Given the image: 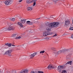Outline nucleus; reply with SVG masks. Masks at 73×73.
<instances>
[{"label":"nucleus","instance_id":"nucleus-29","mask_svg":"<svg viewBox=\"0 0 73 73\" xmlns=\"http://www.w3.org/2000/svg\"><path fill=\"white\" fill-rule=\"evenodd\" d=\"M72 53H70L68 55V56H72Z\"/></svg>","mask_w":73,"mask_h":73},{"label":"nucleus","instance_id":"nucleus-15","mask_svg":"<svg viewBox=\"0 0 73 73\" xmlns=\"http://www.w3.org/2000/svg\"><path fill=\"white\" fill-rule=\"evenodd\" d=\"M66 50V49H63L60 50L61 53H64L65 52H66L67 51Z\"/></svg>","mask_w":73,"mask_h":73},{"label":"nucleus","instance_id":"nucleus-32","mask_svg":"<svg viewBox=\"0 0 73 73\" xmlns=\"http://www.w3.org/2000/svg\"><path fill=\"white\" fill-rule=\"evenodd\" d=\"M12 20L13 21H14L15 20V18H13Z\"/></svg>","mask_w":73,"mask_h":73},{"label":"nucleus","instance_id":"nucleus-8","mask_svg":"<svg viewBox=\"0 0 73 73\" xmlns=\"http://www.w3.org/2000/svg\"><path fill=\"white\" fill-rule=\"evenodd\" d=\"M37 54V53L35 52L31 54V55L30 56V58L32 59L33 58L36 54Z\"/></svg>","mask_w":73,"mask_h":73},{"label":"nucleus","instance_id":"nucleus-16","mask_svg":"<svg viewBox=\"0 0 73 73\" xmlns=\"http://www.w3.org/2000/svg\"><path fill=\"white\" fill-rule=\"evenodd\" d=\"M57 50L56 49V50H54V51H53V53L54 54H57Z\"/></svg>","mask_w":73,"mask_h":73},{"label":"nucleus","instance_id":"nucleus-13","mask_svg":"<svg viewBox=\"0 0 73 73\" xmlns=\"http://www.w3.org/2000/svg\"><path fill=\"white\" fill-rule=\"evenodd\" d=\"M33 9L32 7H29L27 8V11H32Z\"/></svg>","mask_w":73,"mask_h":73},{"label":"nucleus","instance_id":"nucleus-42","mask_svg":"<svg viewBox=\"0 0 73 73\" xmlns=\"http://www.w3.org/2000/svg\"><path fill=\"white\" fill-rule=\"evenodd\" d=\"M35 73H38V72L36 71H35Z\"/></svg>","mask_w":73,"mask_h":73},{"label":"nucleus","instance_id":"nucleus-24","mask_svg":"<svg viewBox=\"0 0 73 73\" xmlns=\"http://www.w3.org/2000/svg\"><path fill=\"white\" fill-rule=\"evenodd\" d=\"M21 38V36H19L18 37H16L15 38L16 39H20V38Z\"/></svg>","mask_w":73,"mask_h":73},{"label":"nucleus","instance_id":"nucleus-2","mask_svg":"<svg viewBox=\"0 0 73 73\" xmlns=\"http://www.w3.org/2000/svg\"><path fill=\"white\" fill-rule=\"evenodd\" d=\"M36 1L37 0H32V1L31 0H27L26 1V3L28 4H31L34 2L33 6H35L36 4Z\"/></svg>","mask_w":73,"mask_h":73},{"label":"nucleus","instance_id":"nucleus-31","mask_svg":"<svg viewBox=\"0 0 73 73\" xmlns=\"http://www.w3.org/2000/svg\"><path fill=\"white\" fill-rule=\"evenodd\" d=\"M70 30H71V31L73 30V27H71L69 29Z\"/></svg>","mask_w":73,"mask_h":73},{"label":"nucleus","instance_id":"nucleus-35","mask_svg":"<svg viewBox=\"0 0 73 73\" xmlns=\"http://www.w3.org/2000/svg\"><path fill=\"white\" fill-rule=\"evenodd\" d=\"M8 43H7L6 44H5V45H6V46H8Z\"/></svg>","mask_w":73,"mask_h":73},{"label":"nucleus","instance_id":"nucleus-4","mask_svg":"<svg viewBox=\"0 0 73 73\" xmlns=\"http://www.w3.org/2000/svg\"><path fill=\"white\" fill-rule=\"evenodd\" d=\"M12 52V50H8L5 52L4 54L5 55H8V56H11V52Z\"/></svg>","mask_w":73,"mask_h":73},{"label":"nucleus","instance_id":"nucleus-19","mask_svg":"<svg viewBox=\"0 0 73 73\" xmlns=\"http://www.w3.org/2000/svg\"><path fill=\"white\" fill-rule=\"evenodd\" d=\"M46 29L47 31H48V32H49V31H50L51 30V29H49L48 28H47Z\"/></svg>","mask_w":73,"mask_h":73},{"label":"nucleus","instance_id":"nucleus-6","mask_svg":"<svg viewBox=\"0 0 73 73\" xmlns=\"http://www.w3.org/2000/svg\"><path fill=\"white\" fill-rule=\"evenodd\" d=\"M11 3H12L11 0H7L5 1V5H9V4H11Z\"/></svg>","mask_w":73,"mask_h":73},{"label":"nucleus","instance_id":"nucleus-3","mask_svg":"<svg viewBox=\"0 0 73 73\" xmlns=\"http://www.w3.org/2000/svg\"><path fill=\"white\" fill-rule=\"evenodd\" d=\"M25 20H26L24 19H21V21H20V23H18L17 24L18 25H19L20 27H23V26L22 24H24V23H25Z\"/></svg>","mask_w":73,"mask_h":73},{"label":"nucleus","instance_id":"nucleus-40","mask_svg":"<svg viewBox=\"0 0 73 73\" xmlns=\"http://www.w3.org/2000/svg\"><path fill=\"white\" fill-rule=\"evenodd\" d=\"M40 18H37L36 19V20H40Z\"/></svg>","mask_w":73,"mask_h":73},{"label":"nucleus","instance_id":"nucleus-27","mask_svg":"<svg viewBox=\"0 0 73 73\" xmlns=\"http://www.w3.org/2000/svg\"><path fill=\"white\" fill-rule=\"evenodd\" d=\"M72 50V48H70L69 49H66V51H68V50Z\"/></svg>","mask_w":73,"mask_h":73},{"label":"nucleus","instance_id":"nucleus-22","mask_svg":"<svg viewBox=\"0 0 73 73\" xmlns=\"http://www.w3.org/2000/svg\"><path fill=\"white\" fill-rule=\"evenodd\" d=\"M51 49L53 51H54V50H56V49L54 47H52L51 48Z\"/></svg>","mask_w":73,"mask_h":73},{"label":"nucleus","instance_id":"nucleus-36","mask_svg":"<svg viewBox=\"0 0 73 73\" xmlns=\"http://www.w3.org/2000/svg\"><path fill=\"white\" fill-rule=\"evenodd\" d=\"M55 36H57V34H55V35L53 36V37H55Z\"/></svg>","mask_w":73,"mask_h":73},{"label":"nucleus","instance_id":"nucleus-41","mask_svg":"<svg viewBox=\"0 0 73 73\" xmlns=\"http://www.w3.org/2000/svg\"><path fill=\"white\" fill-rule=\"evenodd\" d=\"M11 45L13 46H15V45H13V44H11Z\"/></svg>","mask_w":73,"mask_h":73},{"label":"nucleus","instance_id":"nucleus-17","mask_svg":"<svg viewBox=\"0 0 73 73\" xmlns=\"http://www.w3.org/2000/svg\"><path fill=\"white\" fill-rule=\"evenodd\" d=\"M61 50H59V51H58L57 52V54H61Z\"/></svg>","mask_w":73,"mask_h":73},{"label":"nucleus","instance_id":"nucleus-23","mask_svg":"<svg viewBox=\"0 0 73 73\" xmlns=\"http://www.w3.org/2000/svg\"><path fill=\"white\" fill-rule=\"evenodd\" d=\"M44 52H45V51L44 50L40 52V54H41V53H42H42H44Z\"/></svg>","mask_w":73,"mask_h":73},{"label":"nucleus","instance_id":"nucleus-34","mask_svg":"<svg viewBox=\"0 0 73 73\" xmlns=\"http://www.w3.org/2000/svg\"><path fill=\"white\" fill-rule=\"evenodd\" d=\"M23 0H19V3H21V2L22 1H23Z\"/></svg>","mask_w":73,"mask_h":73},{"label":"nucleus","instance_id":"nucleus-14","mask_svg":"<svg viewBox=\"0 0 73 73\" xmlns=\"http://www.w3.org/2000/svg\"><path fill=\"white\" fill-rule=\"evenodd\" d=\"M8 31V29L7 28H6L5 29H3V30L1 31L2 32H5V31Z\"/></svg>","mask_w":73,"mask_h":73},{"label":"nucleus","instance_id":"nucleus-10","mask_svg":"<svg viewBox=\"0 0 73 73\" xmlns=\"http://www.w3.org/2000/svg\"><path fill=\"white\" fill-rule=\"evenodd\" d=\"M28 70L27 69L22 70L21 71V73H28Z\"/></svg>","mask_w":73,"mask_h":73},{"label":"nucleus","instance_id":"nucleus-43","mask_svg":"<svg viewBox=\"0 0 73 73\" xmlns=\"http://www.w3.org/2000/svg\"><path fill=\"white\" fill-rule=\"evenodd\" d=\"M33 23H35L36 22V21H33Z\"/></svg>","mask_w":73,"mask_h":73},{"label":"nucleus","instance_id":"nucleus-47","mask_svg":"<svg viewBox=\"0 0 73 73\" xmlns=\"http://www.w3.org/2000/svg\"><path fill=\"white\" fill-rule=\"evenodd\" d=\"M72 23L73 24V20H72Z\"/></svg>","mask_w":73,"mask_h":73},{"label":"nucleus","instance_id":"nucleus-11","mask_svg":"<svg viewBox=\"0 0 73 73\" xmlns=\"http://www.w3.org/2000/svg\"><path fill=\"white\" fill-rule=\"evenodd\" d=\"M65 24L66 25H69L70 24V22L69 21H67L65 22Z\"/></svg>","mask_w":73,"mask_h":73},{"label":"nucleus","instance_id":"nucleus-37","mask_svg":"<svg viewBox=\"0 0 73 73\" xmlns=\"http://www.w3.org/2000/svg\"><path fill=\"white\" fill-rule=\"evenodd\" d=\"M53 1L56 2V1H57V0H53Z\"/></svg>","mask_w":73,"mask_h":73},{"label":"nucleus","instance_id":"nucleus-33","mask_svg":"<svg viewBox=\"0 0 73 73\" xmlns=\"http://www.w3.org/2000/svg\"><path fill=\"white\" fill-rule=\"evenodd\" d=\"M30 21H28L26 22V23H28H28H30Z\"/></svg>","mask_w":73,"mask_h":73},{"label":"nucleus","instance_id":"nucleus-12","mask_svg":"<svg viewBox=\"0 0 73 73\" xmlns=\"http://www.w3.org/2000/svg\"><path fill=\"white\" fill-rule=\"evenodd\" d=\"M47 68H48L49 70L51 69H54V66H52L50 65H49Z\"/></svg>","mask_w":73,"mask_h":73},{"label":"nucleus","instance_id":"nucleus-28","mask_svg":"<svg viewBox=\"0 0 73 73\" xmlns=\"http://www.w3.org/2000/svg\"><path fill=\"white\" fill-rule=\"evenodd\" d=\"M38 73H44V72L43 71H38Z\"/></svg>","mask_w":73,"mask_h":73},{"label":"nucleus","instance_id":"nucleus-44","mask_svg":"<svg viewBox=\"0 0 73 73\" xmlns=\"http://www.w3.org/2000/svg\"><path fill=\"white\" fill-rule=\"evenodd\" d=\"M70 65H72V62L70 63Z\"/></svg>","mask_w":73,"mask_h":73},{"label":"nucleus","instance_id":"nucleus-5","mask_svg":"<svg viewBox=\"0 0 73 73\" xmlns=\"http://www.w3.org/2000/svg\"><path fill=\"white\" fill-rule=\"evenodd\" d=\"M64 68V66H59L58 67L57 69L59 72H61L62 69Z\"/></svg>","mask_w":73,"mask_h":73},{"label":"nucleus","instance_id":"nucleus-18","mask_svg":"<svg viewBox=\"0 0 73 73\" xmlns=\"http://www.w3.org/2000/svg\"><path fill=\"white\" fill-rule=\"evenodd\" d=\"M71 62H72V61H70L66 63V64H65V65H67V64H70Z\"/></svg>","mask_w":73,"mask_h":73},{"label":"nucleus","instance_id":"nucleus-25","mask_svg":"<svg viewBox=\"0 0 73 73\" xmlns=\"http://www.w3.org/2000/svg\"><path fill=\"white\" fill-rule=\"evenodd\" d=\"M27 24H29V25H32L33 24V22H30V23H28Z\"/></svg>","mask_w":73,"mask_h":73},{"label":"nucleus","instance_id":"nucleus-39","mask_svg":"<svg viewBox=\"0 0 73 73\" xmlns=\"http://www.w3.org/2000/svg\"><path fill=\"white\" fill-rule=\"evenodd\" d=\"M31 73H35V71H31Z\"/></svg>","mask_w":73,"mask_h":73},{"label":"nucleus","instance_id":"nucleus-48","mask_svg":"<svg viewBox=\"0 0 73 73\" xmlns=\"http://www.w3.org/2000/svg\"><path fill=\"white\" fill-rule=\"evenodd\" d=\"M64 72H62V73H63Z\"/></svg>","mask_w":73,"mask_h":73},{"label":"nucleus","instance_id":"nucleus-9","mask_svg":"<svg viewBox=\"0 0 73 73\" xmlns=\"http://www.w3.org/2000/svg\"><path fill=\"white\" fill-rule=\"evenodd\" d=\"M50 33L48 32H45L43 33L44 36H46L48 35H50Z\"/></svg>","mask_w":73,"mask_h":73},{"label":"nucleus","instance_id":"nucleus-1","mask_svg":"<svg viewBox=\"0 0 73 73\" xmlns=\"http://www.w3.org/2000/svg\"><path fill=\"white\" fill-rule=\"evenodd\" d=\"M60 23L58 22H52L48 24V26L50 28H53L58 25Z\"/></svg>","mask_w":73,"mask_h":73},{"label":"nucleus","instance_id":"nucleus-20","mask_svg":"<svg viewBox=\"0 0 73 73\" xmlns=\"http://www.w3.org/2000/svg\"><path fill=\"white\" fill-rule=\"evenodd\" d=\"M69 57L68 55H67L66 57V59L67 60H69Z\"/></svg>","mask_w":73,"mask_h":73},{"label":"nucleus","instance_id":"nucleus-30","mask_svg":"<svg viewBox=\"0 0 73 73\" xmlns=\"http://www.w3.org/2000/svg\"><path fill=\"white\" fill-rule=\"evenodd\" d=\"M62 72H63V73H66V70H63L62 71Z\"/></svg>","mask_w":73,"mask_h":73},{"label":"nucleus","instance_id":"nucleus-38","mask_svg":"<svg viewBox=\"0 0 73 73\" xmlns=\"http://www.w3.org/2000/svg\"><path fill=\"white\" fill-rule=\"evenodd\" d=\"M71 37L72 38H73V34H72V35H71Z\"/></svg>","mask_w":73,"mask_h":73},{"label":"nucleus","instance_id":"nucleus-7","mask_svg":"<svg viewBox=\"0 0 73 73\" xmlns=\"http://www.w3.org/2000/svg\"><path fill=\"white\" fill-rule=\"evenodd\" d=\"M15 30V27L13 26H10L7 29L8 31H14Z\"/></svg>","mask_w":73,"mask_h":73},{"label":"nucleus","instance_id":"nucleus-45","mask_svg":"<svg viewBox=\"0 0 73 73\" xmlns=\"http://www.w3.org/2000/svg\"><path fill=\"white\" fill-rule=\"evenodd\" d=\"M61 0H57V1H61Z\"/></svg>","mask_w":73,"mask_h":73},{"label":"nucleus","instance_id":"nucleus-46","mask_svg":"<svg viewBox=\"0 0 73 73\" xmlns=\"http://www.w3.org/2000/svg\"><path fill=\"white\" fill-rule=\"evenodd\" d=\"M18 50H20V49L19 48H18Z\"/></svg>","mask_w":73,"mask_h":73},{"label":"nucleus","instance_id":"nucleus-21","mask_svg":"<svg viewBox=\"0 0 73 73\" xmlns=\"http://www.w3.org/2000/svg\"><path fill=\"white\" fill-rule=\"evenodd\" d=\"M12 46V44L11 43H8V46L9 47H11Z\"/></svg>","mask_w":73,"mask_h":73},{"label":"nucleus","instance_id":"nucleus-26","mask_svg":"<svg viewBox=\"0 0 73 73\" xmlns=\"http://www.w3.org/2000/svg\"><path fill=\"white\" fill-rule=\"evenodd\" d=\"M16 34H12L13 37H16Z\"/></svg>","mask_w":73,"mask_h":73}]
</instances>
